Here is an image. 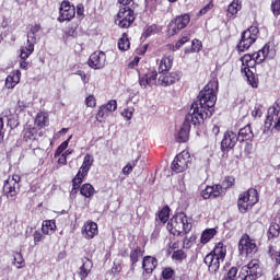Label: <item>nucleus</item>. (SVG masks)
<instances>
[{"label": "nucleus", "instance_id": "473e14b6", "mask_svg": "<svg viewBox=\"0 0 280 280\" xmlns=\"http://www.w3.org/2000/svg\"><path fill=\"white\" fill-rule=\"evenodd\" d=\"M279 234H280V225L276 220L275 222H271L267 235L269 240H275V237H277Z\"/></svg>", "mask_w": 280, "mask_h": 280}, {"label": "nucleus", "instance_id": "6e6552de", "mask_svg": "<svg viewBox=\"0 0 280 280\" xmlns=\"http://www.w3.org/2000/svg\"><path fill=\"white\" fill-rule=\"evenodd\" d=\"M21 176L13 175L9 177L3 185V194L7 196L9 200H16V196H19V191H21Z\"/></svg>", "mask_w": 280, "mask_h": 280}, {"label": "nucleus", "instance_id": "aec40b11", "mask_svg": "<svg viewBox=\"0 0 280 280\" xmlns=\"http://www.w3.org/2000/svg\"><path fill=\"white\" fill-rule=\"evenodd\" d=\"M221 261H224V260H222V258H218L217 256H213V254H208L203 259V262L206 264V266H208L209 272H212V273H215L218 272V270H220Z\"/></svg>", "mask_w": 280, "mask_h": 280}, {"label": "nucleus", "instance_id": "e2e57ef3", "mask_svg": "<svg viewBox=\"0 0 280 280\" xmlns=\"http://www.w3.org/2000/svg\"><path fill=\"white\" fill-rule=\"evenodd\" d=\"M112 272L114 275H117V273L121 272V265L114 262V266L112 267Z\"/></svg>", "mask_w": 280, "mask_h": 280}, {"label": "nucleus", "instance_id": "49530a36", "mask_svg": "<svg viewBox=\"0 0 280 280\" xmlns=\"http://www.w3.org/2000/svg\"><path fill=\"white\" fill-rule=\"evenodd\" d=\"M172 258L175 259L176 261H183V259L187 258V255L183 249H178L173 253Z\"/></svg>", "mask_w": 280, "mask_h": 280}, {"label": "nucleus", "instance_id": "6ab92c4d", "mask_svg": "<svg viewBox=\"0 0 280 280\" xmlns=\"http://www.w3.org/2000/svg\"><path fill=\"white\" fill-rule=\"evenodd\" d=\"M158 73L156 71H151L139 77V84L142 89H147L148 86H154V84H159L156 81Z\"/></svg>", "mask_w": 280, "mask_h": 280}, {"label": "nucleus", "instance_id": "bf43d9fd", "mask_svg": "<svg viewBox=\"0 0 280 280\" xmlns=\"http://www.w3.org/2000/svg\"><path fill=\"white\" fill-rule=\"evenodd\" d=\"M189 37L187 36H183L176 44H175V48L176 49H180V47H183V45H185V43H188Z\"/></svg>", "mask_w": 280, "mask_h": 280}, {"label": "nucleus", "instance_id": "20e7f679", "mask_svg": "<svg viewBox=\"0 0 280 280\" xmlns=\"http://www.w3.org/2000/svg\"><path fill=\"white\" fill-rule=\"evenodd\" d=\"M203 120H200L192 114L188 112V114L185 117L184 124L182 125L177 136H176V141L178 143H186V141H189V132L191 130V125L192 126H200V124H203Z\"/></svg>", "mask_w": 280, "mask_h": 280}, {"label": "nucleus", "instance_id": "bb28decb", "mask_svg": "<svg viewBox=\"0 0 280 280\" xmlns=\"http://www.w3.org/2000/svg\"><path fill=\"white\" fill-rule=\"evenodd\" d=\"M144 253L145 250H143V248H141L140 246H136L133 249H131L129 257H130L132 269L136 268L137 262L139 261V259H141Z\"/></svg>", "mask_w": 280, "mask_h": 280}, {"label": "nucleus", "instance_id": "f257e3e1", "mask_svg": "<svg viewBox=\"0 0 280 280\" xmlns=\"http://www.w3.org/2000/svg\"><path fill=\"white\" fill-rule=\"evenodd\" d=\"M215 102H218L215 91L213 88L207 85L199 92L197 100L191 104L188 113L200 121H205V119L213 116Z\"/></svg>", "mask_w": 280, "mask_h": 280}, {"label": "nucleus", "instance_id": "ddd939ff", "mask_svg": "<svg viewBox=\"0 0 280 280\" xmlns=\"http://www.w3.org/2000/svg\"><path fill=\"white\" fill-rule=\"evenodd\" d=\"M58 21L65 23V21H71L75 16V7L69 1H62L59 9Z\"/></svg>", "mask_w": 280, "mask_h": 280}, {"label": "nucleus", "instance_id": "a878e982", "mask_svg": "<svg viewBox=\"0 0 280 280\" xmlns=\"http://www.w3.org/2000/svg\"><path fill=\"white\" fill-rule=\"evenodd\" d=\"M21 82V71L16 70L15 72L10 73L5 79L7 89H14L18 83Z\"/></svg>", "mask_w": 280, "mask_h": 280}, {"label": "nucleus", "instance_id": "58836bf2", "mask_svg": "<svg viewBox=\"0 0 280 280\" xmlns=\"http://www.w3.org/2000/svg\"><path fill=\"white\" fill-rule=\"evenodd\" d=\"M242 10V4H240V0H234L229 7H228V14L230 16H235L238 11Z\"/></svg>", "mask_w": 280, "mask_h": 280}, {"label": "nucleus", "instance_id": "e433bc0d", "mask_svg": "<svg viewBox=\"0 0 280 280\" xmlns=\"http://www.w3.org/2000/svg\"><path fill=\"white\" fill-rule=\"evenodd\" d=\"M47 121L48 118L46 113L40 112L36 115L35 124L38 128H45V126H47Z\"/></svg>", "mask_w": 280, "mask_h": 280}, {"label": "nucleus", "instance_id": "393cba45", "mask_svg": "<svg viewBox=\"0 0 280 280\" xmlns=\"http://www.w3.org/2000/svg\"><path fill=\"white\" fill-rule=\"evenodd\" d=\"M253 58L257 65H261L267 58H272L270 55V45L266 44L260 50L254 52Z\"/></svg>", "mask_w": 280, "mask_h": 280}, {"label": "nucleus", "instance_id": "412c9836", "mask_svg": "<svg viewBox=\"0 0 280 280\" xmlns=\"http://www.w3.org/2000/svg\"><path fill=\"white\" fill-rule=\"evenodd\" d=\"M94 161L95 160L93 159V155L86 154L83 159L81 167L79 168V172L77 173V176L83 179L84 176H86V174H89V172L91 171V167H93Z\"/></svg>", "mask_w": 280, "mask_h": 280}, {"label": "nucleus", "instance_id": "4c0bfd02", "mask_svg": "<svg viewBox=\"0 0 280 280\" xmlns=\"http://www.w3.org/2000/svg\"><path fill=\"white\" fill-rule=\"evenodd\" d=\"M156 220H160L162 224H165L167 220H170V207H164L158 214H156Z\"/></svg>", "mask_w": 280, "mask_h": 280}, {"label": "nucleus", "instance_id": "f8f14e48", "mask_svg": "<svg viewBox=\"0 0 280 280\" xmlns=\"http://www.w3.org/2000/svg\"><path fill=\"white\" fill-rule=\"evenodd\" d=\"M242 273L254 280L259 279V277H261V266H259V260L254 259L247 265L243 266Z\"/></svg>", "mask_w": 280, "mask_h": 280}, {"label": "nucleus", "instance_id": "8fccbe9b", "mask_svg": "<svg viewBox=\"0 0 280 280\" xmlns=\"http://www.w3.org/2000/svg\"><path fill=\"white\" fill-rule=\"evenodd\" d=\"M237 277V267H232L226 273V277L223 278V280H235Z\"/></svg>", "mask_w": 280, "mask_h": 280}, {"label": "nucleus", "instance_id": "69168bd1", "mask_svg": "<svg viewBox=\"0 0 280 280\" xmlns=\"http://www.w3.org/2000/svg\"><path fill=\"white\" fill-rule=\"evenodd\" d=\"M118 3L122 5V8H128L132 3V0H118Z\"/></svg>", "mask_w": 280, "mask_h": 280}, {"label": "nucleus", "instance_id": "9b49d317", "mask_svg": "<svg viewBox=\"0 0 280 280\" xmlns=\"http://www.w3.org/2000/svg\"><path fill=\"white\" fill-rule=\"evenodd\" d=\"M189 152L183 151L182 153L177 154L174 161L171 164V168L176 174H180V172H185L189 167Z\"/></svg>", "mask_w": 280, "mask_h": 280}, {"label": "nucleus", "instance_id": "338daca9", "mask_svg": "<svg viewBox=\"0 0 280 280\" xmlns=\"http://www.w3.org/2000/svg\"><path fill=\"white\" fill-rule=\"evenodd\" d=\"M156 30V26L155 25H151L147 28L145 31V36H151L152 33Z\"/></svg>", "mask_w": 280, "mask_h": 280}, {"label": "nucleus", "instance_id": "2f4dec72", "mask_svg": "<svg viewBox=\"0 0 280 280\" xmlns=\"http://www.w3.org/2000/svg\"><path fill=\"white\" fill-rule=\"evenodd\" d=\"M218 234L215 229H207L202 232L200 242L201 244H209L213 237Z\"/></svg>", "mask_w": 280, "mask_h": 280}, {"label": "nucleus", "instance_id": "4d7b16f0", "mask_svg": "<svg viewBox=\"0 0 280 280\" xmlns=\"http://www.w3.org/2000/svg\"><path fill=\"white\" fill-rule=\"evenodd\" d=\"M213 10V2H209L206 7H203L199 13L198 16H205V14H207V12Z\"/></svg>", "mask_w": 280, "mask_h": 280}, {"label": "nucleus", "instance_id": "864d4df0", "mask_svg": "<svg viewBox=\"0 0 280 280\" xmlns=\"http://www.w3.org/2000/svg\"><path fill=\"white\" fill-rule=\"evenodd\" d=\"M162 277H163V279H165V280L172 279V278L174 277V269H172L171 267L165 268V269L162 271Z\"/></svg>", "mask_w": 280, "mask_h": 280}, {"label": "nucleus", "instance_id": "1a4fd4ad", "mask_svg": "<svg viewBox=\"0 0 280 280\" xmlns=\"http://www.w3.org/2000/svg\"><path fill=\"white\" fill-rule=\"evenodd\" d=\"M115 23L118 27L128 30L135 23V11L130 7H120Z\"/></svg>", "mask_w": 280, "mask_h": 280}, {"label": "nucleus", "instance_id": "0e129e2a", "mask_svg": "<svg viewBox=\"0 0 280 280\" xmlns=\"http://www.w3.org/2000/svg\"><path fill=\"white\" fill-rule=\"evenodd\" d=\"M58 156H59V159H58L59 165H67V158H66V155L61 153Z\"/></svg>", "mask_w": 280, "mask_h": 280}, {"label": "nucleus", "instance_id": "ea45409f", "mask_svg": "<svg viewBox=\"0 0 280 280\" xmlns=\"http://www.w3.org/2000/svg\"><path fill=\"white\" fill-rule=\"evenodd\" d=\"M200 49H202V42L198 40V39H194L191 42V48H186L185 49V54H198V51H200Z\"/></svg>", "mask_w": 280, "mask_h": 280}, {"label": "nucleus", "instance_id": "4468645a", "mask_svg": "<svg viewBox=\"0 0 280 280\" xmlns=\"http://www.w3.org/2000/svg\"><path fill=\"white\" fill-rule=\"evenodd\" d=\"M238 250L245 253V255H253L257 253V244L250 240L248 234H244L238 242Z\"/></svg>", "mask_w": 280, "mask_h": 280}, {"label": "nucleus", "instance_id": "c9c22d12", "mask_svg": "<svg viewBox=\"0 0 280 280\" xmlns=\"http://www.w3.org/2000/svg\"><path fill=\"white\" fill-rule=\"evenodd\" d=\"M80 194L81 196H84V198H91V196L95 194V188H93V185L91 184H83Z\"/></svg>", "mask_w": 280, "mask_h": 280}, {"label": "nucleus", "instance_id": "cd10ccee", "mask_svg": "<svg viewBox=\"0 0 280 280\" xmlns=\"http://www.w3.org/2000/svg\"><path fill=\"white\" fill-rule=\"evenodd\" d=\"M253 137H255V135L253 133V129H250V125H247L244 128H242L237 135L238 141L241 142L250 141L253 140Z\"/></svg>", "mask_w": 280, "mask_h": 280}, {"label": "nucleus", "instance_id": "c03bdc74", "mask_svg": "<svg viewBox=\"0 0 280 280\" xmlns=\"http://www.w3.org/2000/svg\"><path fill=\"white\" fill-rule=\"evenodd\" d=\"M69 141H71V136L68 138V140L63 141L57 149L56 153H55V159H58V156H60V154H62V152H65V150H67V148H69Z\"/></svg>", "mask_w": 280, "mask_h": 280}, {"label": "nucleus", "instance_id": "a211bd4d", "mask_svg": "<svg viewBox=\"0 0 280 280\" xmlns=\"http://www.w3.org/2000/svg\"><path fill=\"white\" fill-rule=\"evenodd\" d=\"M180 80V72H171V73H165L163 72L159 79H158V84L160 86H170L172 84H176Z\"/></svg>", "mask_w": 280, "mask_h": 280}, {"label": "nucleus", "instance_id": "052dcab7", "mask_svg": "<svg viewBox=\"0 0 280 280\" xmlns=\"http://www.w3.org/2000/svg\"><path fill=\"white\" fill-rule=\"evenodd\" d=\"M272 121H275V118L267 116L266 120H265V128L267 130H270V128H272Z\"/></svg>", "mask_w": 280, "mask_h": 280}, {"label": "nucleus", "instance_id": "c85d7f7f", "mask_svg": "<svg viewBox=\"0 0 280 280\" xmlns=\"http://www.w3.org/2000/svg\"><path fill=\"white\" fill-rule=\"evenodd\" d=\"M209 255H213L214 257L224 260L226 257V247H224L223 243H218Z\"/></svg>", "mask_w": 280, "mask_h": 280}, {"label": "nucleus", "instance_id": "f3484780", "mask_svg": "<svg viewBox=\"0 0 280 280\" xmlns=\"http://www.w3.org/2000/svg\"><path fill=\"white\" fill-rule=\"evenodd\" d=\"M189 21H191V18L187 13L176 16L171 23L173 34H178L180 30H185L189 25Z\"/></svg>", "mask_w": 280, "mask_h": 280}, {"label": "nucleus", "instance_id": "6e6d98bb", "mask_svg": "<svg viewBox=\"0 0 280 280\" xmlns=\"http://www.w3.org/2000/svg\"><path fill=\"white\" fill-rule=\"evenodd\" d=\"M85 104L89 108H95L97 101L95 100V96L90 95L85 98Z\"/></svg>", "mask_w": 280, "mask_h": 280}, {"label": "nucleus", "instance_id": "3c124183", "mask_svg": "<svg viewBox=\"0 0 280 280\" xmlns=\"http://www.w3.org/2000/svg\"><path fill=\"white\" fill-rule=\"evenodd\" d=\"M121 115L125 117V119H127V121H130V119H132V115H135V108L132 107L125 108L121 112Z\"/></svg>", "mask_w": 280, "mask_h": 280}, {"label": "nucleus", "instance_id": "c756f323", "mask_svg": "<svg viewBox=\"0 0 280 280\" xmlns=\"http://www.w3.org/2000/svg\"><path fill=\"white\" fill-rule=\"evenodd\" d=\"M174 62V59L171 57H163L159 65V73H165L172 69V65Z\"/></svg>", "mask_w": 280, "mask_h": 280}, {"label": "nucleus", "instance_id": "7c9ffc66", "mask_svg": "<svg viewBox=\"0 0 280 280\" xmlns=\"http://www.w3.org/2000/svg\"><path fill=\"white\" fill-rule=\"evenodd\" d=\"M42 232L44 235H52V233H56V222L54 220L44 221Z\"/></svg>", "mask_w": 280, "mask_h": 280}, {"label": "nucleus", "instance_id": "dca6fc26", "mask_svg": "<svg viewBox=\"0 0 280 280\" xmlns=\"http://www.w3.org/2000/svg\"><path fill=\"white\" fill-rule=\"evenodd\" d=\"M91 69H104L106 67V52L95 51L89 58Z\"/></svg>", "mask_w": 280, "mask_h": 280}, {"label": "nucleus", "instance_id": "39448f33", "mask_svg": "<svg viewBox=\"0 0 280 280\" xmlns=\"http://www.w3.org/2000/svg\"><path fill=\"white\" fill-rule=\"evenodd\" d=\"M234 185L235 177L229 176L222 182V185L207 186L206 189L201 191V197L205 200H209V198H218V196L222 195L223 189H229V187H233Z\"/></svg>", "mask_w": 280, "mask_h": 280}, {"label": "nucleus", "instance_id": "5701e85b", "mask_svg": "<svg viewBox=\"0 0 280 280\" xmlns=\"http://www.w3.org/2000/svg\"><path fill=\"white\" fill-rule=\"evenodd\" d=\"M91 270H93V261H91L89 258H84L83 264L78 271L79 279L74 277V280L86 279V277H89V275L91 273Z\"/></svg>", "mask_w": 280, "mask_h": 280}, {"label": "nucleus", "instance_id": "b1692460", "mask_svg": "<svg viewBox=\"0 0 280 280\" xmlns=\"http://www.w3.org/2000/svg\"><path fill=\"white\" fill-rule=\"evenodd\" d=\"M159 266V260L152 256H144L142 259V268L147 275H152L156 267Z\"/></svg>", "mask_w": 280, "mask_h": 280}, {"label": "nucleus", "instance_id": "5fc2aeb1", "mask_svg": "<svg viewBox=\"0 0 280 280\" xmlns=\"http://www.w3.org/2000/svg\"><path fill=\"white\" fill-rule=\"evenodd\" d=\"M107 112L113 113L114 110H117V101L112 100L106 105H103Z\"/></svg>", "mask_w": 280, "mask_h": 280}, {"label": "nucleus", "instance_id": "09e8293b", "mask_svg": "<svg viewBox=\"0 0 280 280\" xmlns=\"http://www.w3.org/2000/svg\"><path fill=\"white\" fill-rule=\"evenodd\" d=\"M108 114H109V112L106 110V108L104 107V105L101 106V107L98 108L97 114H96V119H97V121H102V119H104V117H108Z\"/></svg>", "mask_w": 280, "mask_h": 280}, {"label": "nucleus", "instance_id": "a19ab883", "mask_svg": "<svg viewBox=\"0 0 280 280\" xmlns=\"http://www.w3.org/2000/svg\"><path fill=\"white\" fill-rule=\"evenodd\" d=\"M139 161H141V155H138V158L131 162H129L124 168H122V174H125V176H128L132 170H135V167H137V163H139Z\"/></svg>", "mask_w": 280, "mask_h": 280}, {"label": "nucleus", "instance_id": "13d9d810", "mask_svg": "<svg viewBox=\"0 0 280 280\" xmlns=\"http://www.w3.org/2000/svg\"><path fill=\"white\" fill-rule=\"evenodd\" d=\"M34 237V244H38V242H43L45 240V236L39 231H35L33 234Z\"/></svg>", "mask_w": 280, "mask_h": 280}, {"label": "nucleus", "instance_id": "603ef678", "mask_svg": "<svg viewBox=\"0 0 280 280\" xmlns=\"http://www.w3.org/2000/svg\"><path fill=\"white\" fill-rule=\"evenodd\" d=\"M269 255L275 257L277 264H280V249L277 250L273 246H269Z\"/></svg>", "mask_w": 280, "mask_h": 280}, {"label": "nucleus", "instance_id": "774afa93", "mask_svg": "<svg viewBox=\"0 0 280 280\" xmlns=\"http://www.w3.org/2000/svg\"><path fill=\"white\" fill-rule=\"evenodd\" d=\"M184 248H191V241L187 237L183 241Z\"/></svg>", "mask_w": 280, "mask_h": 280}, {"label": "nucleus", "instance_id": "f704fd0d", "mask_svg": "<svg viewBox=\"0 0 280 280\" xmlns=\"http://www.w3.org/2000/svg\"><path fill=\"white\" fill-rule=\"evenodd\" d=\"M280 113V100H277L275 104L268 108L267 117H272V119L279 117Z\"/></svg>", "mask_w": 280, "mask_h": 280}, {"label": "nucleus", "instance_id": "37998d69", "mask_svg": "<svg viewBox=\"0 0 280 280\" xmlns=\"http://www.w3.org/2000/svg\"><path fill=\"white\" fill-rule=\"evenodd\" d=\"M23 139L26 141H34V139H36V129H26L23 133Z\"/></svg>", "mask_w": 280, "mask_h": 280}, {"label": "nucleus", "instance_id": "9d476101", "mask_svg": "<svg viewBox=\"0 0 280 280\" xmlns=\"http://www.w3.org/2000/svg\"><path fill=\"white\" fill-rule=\"evenodd\" d=\"M243 62V68H241L242 73L245 74L247 82L253 86V89H257V81H255V74L250 71V65L255 62V58L253 55H245L241 58Z\"/></svg>", "mask_w": 280, "mask_h": 280}, {"label": "nucleus", "instance_id": "423d86ee", "mask_svg": "<svg viewBox=\"0 0 280 280\" xmlns=\"http://www.w3.org/2000/svg\"><path fill=\"white\" fill-rule=\"evenodd\" d=\"M40 30V24H35L30 28V32L27 34L26 46H22L20 49V56L23 60H27V58H30V56L34 54V45H36V34H38Z\"/></svg>", "mask_w": 280, "mask_h": 280}, {"label": "nucleus", "instance_id": "79ce46f5", "mask_svg": "<svg viewBox=\"0 0 280 280\" xmlns=\"http://www.w3.org/2000/svg\"><path fill=\"white\" fill-rule=\"evenodd\" d=\"M82 177L80 175H75L72 179V189L70 191V196H75L78 194V189H80V185H82Z\"/></svg>", "mask_w": 280, "mask_h": 280}, {"label": "nucleus", "instance_id": "72a5a7b5", "mask_svg": "<svg viewBox=\"0 0 280 280\" xmlns=\"http://www.w3.org/2000/svg\"><path fill=\"white\" fill-rule=\"evenodd\" d=\"M118 49H120V51H128V49H130V39H128V34L124 33L118 39Z\"/></svg>", "mask_w": 280, "mask_h": 280}, {"label": "nucleus", "instance_id": "2eb2a0df", "mask_svg": "<svg viewBox=\"0 0 280 280\" xmlns=\"http://www.w3.org/2000/svg\"><path fill=\"white\" fill-rule=\"evenodd\" d=\"M238 138L237 133L233 131H226L221 141V150L222 152H229L235 148L237 144Z\"/></svg>", "mask_w": 280, "mask_h": 280}, {"label": "nucleus", "instance_id": "a18cd8bd", "mask_svg": "<svg viewBox=\"0 0 280 280\" xmlns=\"http://www.w3.org/2000/svg\"><path fill=\"white\" fill-rule=\"evenodd\" d=\"M14 261L16 264V268L21 269L23 266H25V259H23V254L21 253H15L14 254Z\"/></svg>", "mask_w": 280, "mask_h": 280}, {"label": "nucleus", "instance_id": "0eeeda50", "mask_svg": "<svg viewBox=\"0 0 280 280\" xmlns=\"http://www.w3.org/2000/svg\"><path fill=\"white\" fill-rule=\"evenodd\" d=\"M259 35V28L257 26H250L244 31L241 35V40L237 44L238 51H246L250 49V46L257 40Z\"/></svg>", "mask_w": 280, "mask_h": 280}, {"label": "nucleus", "instance_id": "680f3d73", "mask_svg": "<svg viewBox=\"0 0 280 280\" xmlns=\"http://www.w3.org/2000/svg\"><path fill=\"white\" fill-rule=\"evenodd\" d=\"M34 154L37 159H43L45 156V150L40 148L34 149Z\"/></svg>", "mask_w": 280, "mask_h": 280}, {"label": "nucleus", "instance_id": "4be33fe9", "mask_svg": "<svg viewBox=\"0 0 280 280\" xmlns=\"http://www.w3.org/2000/svg\"><path fill=\"white\" fill-rule=\"evenodd\" d=\"M97 223L88 221L82 228V235L85 240H93L97 235Z\"/></svg>", "mask_w": 280, "mask_h": 280}, {"label": "nucleus", "instance_id": "f03ea898", "mask_svg": "<svg viewBox=\"0 0 280 280\" xmlns=\"http://www.w3.org/2000/svg\"><path fill=\"white\" fill-rule=\"evenodd\" d=\"M191 222L187 219L185 213H178L167 223V231L173 235H180L182 233H189L191 231Z\"/></svg>", "mask_w": 280, "mask_h": 280}, {"label": "nucleus", "instance_id": "7ed1b4c3", "mask_svg": "<svg viewBox=\"0 0 280 280\" xmlns=\"http://www.w3.org/2000/svg\"><path fill=\"white\" fill-rule=\"evenodd\" d=\"M258 202L259 194L257 192V189L249 188L238 196L237 207L242 213H246L248 209H253Z\"/></svg>", "mask_w": 280, "mask_h": 280}, {"label": "nucleus", "instance_id": "de8ad7c7", "mask_svg": "<svg viewBox=\"0 0 280 280\" xmlns=\"http://www.w3.org/2000/svg\"><path fill=\"white\" fill-rule=\"evenodd\" d=\"M271 12L273 16H280V0H273L271 2Z\"/></svg>", "mask_w": 280, "mask_h": 280}]
</instances>
